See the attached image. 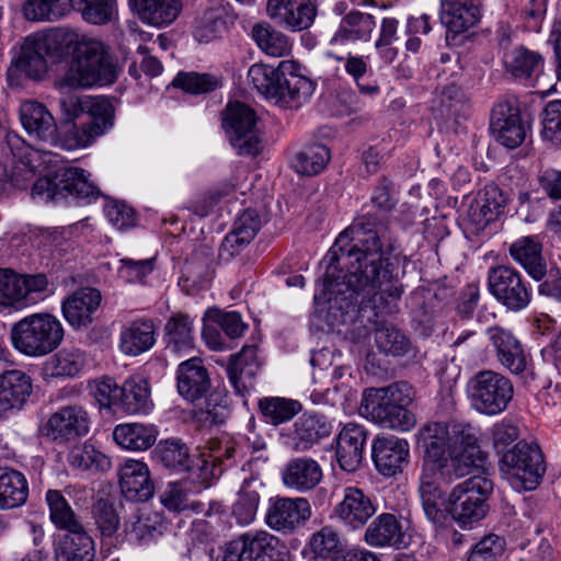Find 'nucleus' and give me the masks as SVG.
<instances>
[{"label": "nucleus", "instance_id": "1", "mask_svg": "<svg viewBox=\"0 0 561 561\" xmlns=\"http://www.w3.org/2000/svg\"><path fill=\"white\" fill-rule=\"evenodd\" d=\"M387 228L375 216L364 215L343 230L330 248L323 291L314 299H336L348 293L371 301L377 313H392L403 294L393 279L388 255L396 249Z\"/></svg>", "mask_w": 561, "mask_h": 561}, {"label": "nucleus", "instance_id": "2", "mask_svg": "<svg viewBox=\"0 0 561 561\" xmlns=\"http://www.w3.org/2000/svg\"><path fill=\"white\" fill-rule=\"evenodd\" d=\"M415 444L422 453V470L438 471L446 483L472 473L486 461L477 432L468 423L428 421L417 430Z\"/></svg>", "mask_w": 561, "mask_h": 561}, {"label": "nucleus", "instance_id": "3", "mask_svg": "<svg viewBox=\"0 0 561 561\" xmlns=\"http://www.w3.org/2000/svg\"><path fill=\"white\" fill-rule=\"evenodd\" d=\"M248 77L261 94L283 106H300L314 91L313 81L293 60H283L277 68L252 65Z\"/></svg>", "mask_w": 561, "mask_h": 561}, {"label": "nucleus", "instance_id": "4", "mask_svg": "<svg viewBox=\"0 0 561 561\" xmlns=\"http://www.w3.org/2000/svg\"><path fill=\"white\" fill-rule=\"evenodd\" d=\"M70 54H75L73 59L56 81L60 89H89L115 81V66L100 41L77 33V42Z\"/></svg>", "mask_w": 561, "mask_h": 561}, {"label": "nucleus", "instance_id": "5", "mask_svg": "<svg viewBox=\"0 0 561 561\" xmlns=\"http://www.w3.org/2000/svg\"><path fill=\"white\" fill-rule=\"evenodd\" d=\"M77 42V33L54 28L26 36L12 60L9 73L16 70L31 79H42L48 70L47 59L60 60L70 55Z\"/></svg>", "mask_w": 561, "mask_h": 561}, {"label": "nucleus", "instance_id": "6", "mask_svg": "<svg viewBox=\"0 0 561 561\" xmlns=\"http://www.w3.org/2000/svg\"><path fill=\"white\" fill-rule=\"evenodd\" d=\"M413 398V388L407 382L368 389L364 391L359 412L385 428L408 432L416 424L415 415L408 410Z\"/></svg>", "mask_w": 561, "mask_h": 561}, {"label": "nucleus", "instance_id": "7", "mask_svg": "<svg viewBox=\"0 0 561 561\" xmlns=\"http://www.w3.org/2000/svg\"><path fill=\"white\" fill-rule=\"evenodd\" d=\"M65 330L61 321L48 312L24 317L11 328V340L15 350L31 357H42L59 347Z\"/></svg>", "mask_w": 561, "mask_h": 561}, {"label": "nucleus", "instance_id": "8", "mask_svg": "<svg viewBox=\"0 0 561 561\" xmlns=\"http://www.w3.org/2000/svg\"><path fill=\"white\" fill-rule=\"evenodd\" d=\"M486 462L482 468H474L472 477L457 484L447 499L448 514L461 527L479 522L488 512L486 501L493 492L494 483Z\"/></svg>", "mask_w": 561, "mask_h": 561}, {"label": "nucleus", "instance_id": "9", "mask_svg": "<svg viewBox=\"0 0 561 561\" xmlns=\"http://www.w3.org/2000/svg\"><path fill=\"white\" fill-rule=\"evenodd\" d=\"M500 470L513 488L534 490L546 472V463L537 444L520 440L504 451Z\"/></svg>", "mask_w": 561, "mask_h": 561}, {"label": "nucleus", "instance_id": "10", "mask_svg": "<svg viewBox=\"0 0 561 561\" xmlns=\"http://www.w3.org/2000/svg\"><path fill=\"white\" fill-rule=\"evenodd\" d=\"M471 407L479 413L496 415L506 410L514 396L512 381L493 370L473 375L467 385Z\"/></svg>", "mask_w": 561, "mask_h": 561}, {"label": "nucleus", "instance_id": "11", "mask_svg": "<svg viewBox=\"0 0 561 561\" xmlns=\"http://www.w3.org/2000/svg\"><path fill=\"white\" fill-rule=\"evenodd\" d=\"M45 274L21 275L0 270V307L24 309L53 295Z\"/></svg>", "mask_w": 561, "mask_h": 561}, {"label": "nucleus", "instance_id": "12", "mask_svg": "<svg viewBox=\"0 0 561 561\" xmlns=\"http://www.w3.org/2000/svg\"><path fill=\"white\" fill-rule=\"evenodd\" d=\"M286 547L264 530L248 531L226 545L222 561H285Z\"/></svg>", "mask_w": 561, "mask_h": 561}, {"label": "nucleus", "instance_id": "13", "mask_svg": "<svg viewBox=\"0 0 561 561\" xmlns=\"http://www.w3.org/2000/svg\"><path fill=\"white\" fill-rule=\"evenodd\" d=\"M222 127L238 154L255 156L260 152L254 111L241 102H230L222 114Z\"/></svg>", "mask_w": 561, "mask_h": 561}, {"label": "nucleus", "instance_id": "14", "mask_svg": "<svg viewBox=\"0 0 561 561\" xmlns=\"http://www.w3.org/2000/svg\"><path fill=\"white\" fill-rule=\"evenodd\" d=\"M488 287L492 296L510 311H520L531 300L529 284L517 270L508 265L490 268Z\"/></svg>", "mask_w": 561, "mask_h": 561}, {"label": "nucleus", "instance_id": "15", "mask_svg": "<svg viewBox=\"0 0 561 561\" xmlns=\"http://www.w3.org/2000/svg\"><path fill=\"white\" fill-rule=\"evenodd\" d=\"M9 152L7 153L5 180L12 185L23 188L31 181L41 167L46 153L34 149L19 135L9 133L5 137Z\"/></svg>", "mask_w": 561, "mask_h": 561}, {"label": "nucleus", "instance_id": "16", "mask_svg": "<svg viewBox=\"0 0 561 561\" xmlns=\"http://www.w3.org/2000/svg\"><path fill=\"white\" fill-rule=\"evenodd\" d=\"M311 514V505L305 497H276L270 501L265 522L274 530L293 533L304 525Z\"/></svg>", "mask_w": 561, "mask_h": 561}, {"label": "nucleus", "instance_id": "17", "mask_svg": "<svg viewBox=\"0 0 561 561\" xmlns=\"http://www.w3.org/2000/svg\"><path fill=\"white\" fill-rule=\"evenodd\" d=\"M491 130L501 145L514 149L524 142L527 126L520 118L519 108L513 102L501 101L492 110Z\"/></svg>", "mask_w": 561, "mask_h": 561}, {"label": "nucleus", "instance_id": "18", "mask_svg": "<svg viewBox=\"0 0 561 561\" xmlns=\"http://www.w3.org/2000/svg\"><path fill=\"white\" fill-rule=\"evenodd\" d=\"M267 14L278 25L297 32L309 28L317 13L310 0H268Z\"/></svg>", "mask_w": 561, "mask_h": 561}, {"label": "nucleus", "instance_id": "19", "mask_svg": "<svg viewBox=\"0 0 561 561\" xmlns=\"http://www.w3.org/2000/svg\"><path fill=\"white\" fill-rule=\"evenodd\" d=\"M376 506L370 496L362 489L346 486L342 499L335 505L334 513L339 519L352 529H359L375 515Z\"/></svg>", "mask_w": 561, "mask_h": 561}, {"label": "nucleus", "instance_id": "20", "mask_svg": "<svg viewBox=\"0 0 561 561\" xmlns=\"http://www.w3.org/2000/svg\"><path fill=\"white\" fill-rule=\"evenodd\" d=\"M488 339L499 363L513 374H522L527 366V356L520 341L512 331L495 325L486 330Z\"/></svg>", "mask_w": 561, "mask_h": 561}, {"label": "nucleus", "instance_id": "21", "mask_svg": "<svg viewBox=\"0 0 561 561\" xmlns=\"http://www.w3.org/2000/svg\"><path fill=\"white\" fill-rule=\"evenodd\" d=\"M46 435L53 440L67 442L89 432L88 413L78 405L62 407L48 419Z\"/></svg>", "mask_w": 561, "mask_h": 561}, {"label": "nucleus", "instance_id": "22", "mask_svg": "<svg viewBox=\"0 0 561 561\" xmlns=\"http://www.w3.org/2000/svg\"><path fill=\"white\" fill-rule=\"evenodd\" d=\"M410 449L405 439L393 435L377 436L373 443V460L383 476L392 477L408 462Z\"/></svg>", "mask_w": 561, "mask_h": 561}, {"label": "nucleus", "instance_id": "23", "mask_svg": "<svg viewBox=\"0 0 561 561\" xmlns=\"http://www.w3.org/2000/svg\"><path fill=\"white\" fill-rule=\"evenodd\" d=\"M118 476L122 493L127 500L145 502L152 497L154 484L145 462L127 459L121 466Z\"/></svg>", "mask_w": 561, "mask_h": 561}, {"label": "nucleus", "instance_id": "24", "mask_svg": "<svg viewBox=\"0 0 561 561\" xmlns=\"http://www.w3.org/2000/svg\"><path fill=\"white\" fill-rule=\"evenodd\" d=\"M367 439L366 430L356 423H347L336 439V459L344 471L354 472L360 466Z\"/></svg>", "mask_w": 561, "mask_h": 561}, {"label": "nucleus", "instance_id": "25", "mask_svg": "<svg viewBox=\"0 0 561 561\" xmlns=\"http://www.w3.org/2000/svg\"><path fill=\"white\" fill-rule=\"evenodd\" d=\"M259 368L257 350L253 345L243 346L230 357L226 370L237 394L244 397L254 387L253 380Z\"/></svg>", "mask_w": 561, "mask_h": 561}, {"label": "nucleus", "instance_id": "26", "mask_svg": "<svg viewBox=\"0 0 561 561\" xmlns=\"http://www.w3.org/2000/svg\"><path fill=\"white\" fill-rule=\"evenodd\" d=\"M100 290L85 287L76 290L61 304V312L66 321L73 328L87 327L101 304Z\"/></svg>", "mask_w": 561, "mask_h": 561}, {"label": "nucleus", "instance_id": "27", "mask_svg": "<svg viewBox=\"0 0 561 561\" xmlns=\"http://www.w3.org/2000/svg\"><path fill=\"white\" fill-rule=\"evenodd\" d=\"M113 125V118L84 119L81 124H70L59 136L55 135L53 146L64 150H76L90 146Z\"/></svg>", "mask_w": 561, "mask_h": 561}, {"label": "nucleus", "instance_id": "28", "mask_svg": "<svg viewBox=\"0 0 561 561\" xmlns=\"http://www.w3.org/2000/svg\"><path fill=\"white\" fill-rule=\"evenodd\" d=\"M176 380L179 393L192 402L204 398L210 389L207 369L197 357H192L179 365Z\"/></svg>", "mask_w": 561, "mask_h": 561}, {"label": "nucleus", "instance_id": "29", "mask_svg": "<svg viewBox=\"0 0 561 561\" xmlns=\"http://www.w3.org/2000/svg\"><path fill=\"white\" fill-rule=\"evenodd\" d=\"M508 252L533 279L540 282L547 276L548 265L542 254V244L536 237L517 239L510 245Z\"/></svg>", "mask_w": 561, "mask_h": 561}, {"label": "nucleus", "instance_id": "30", "mask_svg": "<svg viewBox=\"0 0 561 561\" xmlns=\"http://www.w3.org/2000/svg\"><path fill=\"white\" fill-rule=\"evenodd\" d=\"M261 229V218L255 210H244L234 221L232 230L225 237L219 255L229 260L240 253Z\"/></svg>", "mask_w": 561, "mask_h": 561}, {"label": "nucleus", "instance_id": "31", "mask_svg": "<svg viewBox=\"0 0 561 561\" xmlns=\"http://www.w3.org/2000/svg\"><path fill=\"white\" fill-rule=\"evenodd\" d=\"M60 107L68 121H75L81 116L90 121L113 118V106L103 98L79 96L68 93L60 98Z\"/></svg>", "mask_w": 561, "mask_h": 561}, {"label": "nucleus", "instance_id": "32", "mask_svg": "<svg viewBox=\"0 0 561 561\" xmlns=\"http://www.w3.org/2000/svg\"><path fill=\"white\" fill-rule=\"evenodd\" d=\"M332 432V425L324 415L302 414L294 424L291 446L296 451H306Z\"/></svg>", "mask_w": 561, "mask_h": 561}, {"label": "nucleus", "instance_id": "33", "mask_svg": "<svg viewBox=\"0 0 561 561\" xmlns=\"http://www.w3.org/2000/svg\"><path fill=\"white\" fill-rule=\"evenodd\" d=\"M156 344L152 320L137 319L124 325L119 333V350L127 356H138Z\"/></svg>", "mask_w": 561, "mask_h": 561}, {"label": "nucleus", "instance_id": "34", "mask_svg": "<svg viewBox=\"0 0 561 561\" xmlns=\"http://www.w3.org/2000/svg\"><path fill=\"white\" fill-rule=\"evenodd\" d=\"M438 471L422 470L420 477V496L424 513L435 525H443L447 517V501L443 496L438 482Z\"/></svg>", "mask_w": 561, "mask_h": 561}, {"label": "nucleus", "instance_id": "35", "mask_svg": "<svg viewBox=\"0 0 561 561\" xmlns=\"http://www.w3.org/2000/svg\"><path fill=\"white\" fill-rule=\"evenodd\" d=\"M20 119L24 129L45 142H53L57 127L53 115L47 107L36 101H26L21 104Z\"/></svg>", "mask_w": 561, "mask_h": 561}, {"label": "nucleus", "instance_id": "36", "mask_svg": "<svg viewBox=\"0 0 561 561\" xmlns=\"http://www.w3.org/2000/svg\"><path fill=\"white\" fill-rule=\"evenodd\" d=\"M376 26V20L371 14L351 10L341 19L330 43L332 45H344L350 42H368Z\"/></svg>", "mask_w": 561, "mask_h": 561}, {"label": "nucleus", "instance_id": "37", "mask_svg": "<svg viewBox=\"0 0 561 561\" xmlns=\"http://www.w3.org/2000/svg\"><path fill=\"white\" fill-rule=\"evenodd\" d=\"M322 479V469L312 458L299 457L290 460L282 476L283 483L298 492L316 488Z\"/></svg>", "mask_w": 561, "mask_h": 561}, {"label": "nucleus", "instance_id": "38", "mask_svg": "<svg viewBox=\"0 0 561 561\" xmlns=\"http://www.w3.org/2000/svg\"><path fill=\"white\" fill-rule=\"evenodd\" d=\"M480 10L473 0H440V20L449 32L460 34L474 26Z\"/></svg>", "mask_w": 561, "mask_h": 561}, {"label": "nucleus", "instance_id": "39", "mask_svg": "<svg viewBox=\"0 0 561 561\" xmlns=\"http://www.w3.org/2000/svg\"><path fill=\"white\" fill-rule=\"evenodd\" d=\"M138 18L150 26L158 28L171 25L183 9L182 0H134Z\"/></svg>", "mask_w": 561, "mask_h": 561}, {"label": "nucleus", "instance_id": "40", "mask_svg": "<svg viewBox=\"0 0 561 561\" xmlns=\"http://www.w3.org/2000/svg\"><path fill=\"white\" fill-rule=\"evenodd\" d=\"M94 542L84 528L66 533L55 548V561H93Z\"/></svg>", "mask_w": 561, "mask_h": 561}, {"label": "nucleus", "instance_id": "41", "mask_svg": "<svg viewBox=\"0 0 561 561\" xmlns=\"http://www.w3.org/2000/svg\"><path fill=\"white\" fill-rule=\"evenodd\" d=\"M32 390L31 378L21 370H8L0 375V414L20 407Z\"/></svg>", "mask_w": 561, "mask_h": 561}, {"label": "nucleus", "instance_id": "42", "mask_svg": "<svg viewBox=\"0 0 561 561\" xmlns=\"http://www.w3.org/2000/svg\"><path fill=\"white\" fill-rule=\"evenodd\" d=\"M152 407L148 381L134 376L125 380L121 387L118 407L127 414L148 413Z\"/></svg>", "mask_w": 561, "mask_h": 561}, {"label": "nucleus", "instance_id": "43", "mask_svg": "<svg viewBox=\"0 0 561 561\" xmlns=\"http://www.w3.org/2000/svg\"><path fill=\"white\" fill-rule=\"evenodd\" d=\"M28 496L26 478L11 468H0V510L22 506Z\"/></svg>", "mask_w": 561, "mask_h": 561}, {"label": "nucleus", "instance_id": "44", "mask_svg": "<svg viewBox=\"0 0 561 561\" xmlns=\"http://www.w3.org/2000/svg\"><path fill=\"white\" fill-rule=\"evenodd\" d=\"M365 541L373 547H399L403 543L401 525L394 515L381 514L366 529Z\"/></svg>", "mask_w": 561, "mask_h": 561}, {"label": "nucleus", "instance_id": "45", "mask_svg": "<svg viewBox=\"0 0 561 561\" xmlns=\"http://www.w3.org/2000/svg\"><path fill=\"white\" fill-rule=\"evenodd\" d=\"M543 65L539 53L519 46L507 51L504 56V66L515 79L527 80L537 76Z\"/></svg>", "mask_w": 561, "mask_h": 561}, {"label": "nucleus", "instance_id": "46", "mask_svg": "<svg viewBox=\"0 0 561 561\" xmlns=\"http://www.w3.org/2000/svg\"><path fill=\"white\" fill-rule=\"evenodd\" d=\"M114 440L125 449L146 450L157 439V431L152 425L140 423L119 424L113 432Z\"/></svg>", "mask_w": 561, "mask_h": 561}, {"label": "nucleus", "instance_id": "47", "mask_svg": "<svg viewBox=\"0 0 561 561\" xmlns=\"http://www.w3.org/2000/svg\"><path fill=\"white\" fill-rule=\"evenodd\" d=\"M168 347L173 353H187L194 348L193 320L185 313L172 314L164 327Z\"/></svg>", "mask_w": 561, "mask_h": 561}, {"label": "nucleus", "instance_id": "48", "mask_svg": "<svg viewBox=\"0 0 561 561\" xmlns=\"http://www.w3.org/2000/svg\"><path fill=\"white\" fill-rule=\"evenodd\" d=\"M64 198L71 195L90 203L100 195L99 188L89 180L90 174L80 168L60 169Z\"/></svg>", "mask_w": 561, "mask_h": 561}, {"label": "nucleus", "instance_id": "49", "mask_svg": "<svg viewBox=\"0 0 561 561\" xmlns=\"http://www.w3.org/2000/svg\"><path fill=\"white\" fill-rule=\"evenodd\" d=\"M46 502L49 508V518L58 529H62L68 533L84 528L69 502L60 491L48 490L46 493Z\"/></svg>", "mask_w": 561, "mask_h": 561}, {"label": "nucleus", "instance_id": "50", "mask_svg": "<svg viewBox=\"0 0 561 561\" xmlns=\"http://www.w3.org/2000/svg\"><path fill=\"white\" fill-rule=\"evenodd\" d=\"M259 409L264 421L276 426L290 421L301 411L302 405L294 399L266 397L259 401Z\"/></svg>", "mask_w": 561, "mask_h": 561}, {"label": "nucleus", "instance_id": "51", "mask_svg": "<svg viewBox=\"0 0 561 561\" xmlns=\"http://www.w3.org/2000/svg\"><path fill=\"white\" fill-rule=\"evenodd\" d=\"M84 354L76 347H64L45 364V371L51 377H75L84 366Z\"/></svg>", "mask_w": 561, "mask_h": 561}, {"label": "nucleus", "instance_id": "52", "mask_svg": "<svg viewBox=\"0 0 561 561\" xmlns=\"http://www.w3.org/2000/svg\"><path fill=\"white\" fill-rule=\"evenodd\" d=\"M330 158V150L325 146L313 144L298 151L291 165L297 173L311 176L323 171Z\"/></svg>", "mask_w": 561, "mask_h": 561}, {"label": "nucleus", "instance_id": "53", "mask_svg": "<svg viewBox=\"0 0 561 561\" xmlns=\"http://www.w3.org/2000/svg\"><path fill=\"white\" fill-rule=\"evenodd\" d=\"M67 460L71 468L81 471H105L111 467L110 458L87 443L73 446Z\"/></svg>", "mask_w": 561, "mask_h": 561}, {"label": "nucleus", "instance_id": "54", "mask_svg": "<svg viewBox=\"0 0 561 561\" xmlns=\"http://www.w3.org/2000/svg\"><path fill=\"white\" fill-rule=\"evenodd\" d=\"M252 37L262 51L271 57H283L289 54V38L267 24H256L252 28Z\"/></svg>", "mask_w": 561, "mask_h": 561}, {"label": "nucleus", "instance_id": "55", "mask_svg": "<svg viewBox=\"0 0 561 561\" xmlns=\"http://www.w3.org/2000/svg\"><path fill=\"white\" fill-rule=\"evenodd\" d=\"M260 499L257 485L253 482L244 481L232 505V516L239 525L247 526L255 519Z\"/></svg>", "mask_w": 561, "mask_h": 561}, {"label": "nucleus", "instance_id": "56", "mask_svg": "<svg viewBox=\"0 0 561 561\" xmlns=\"http://www.w3.org/2000/svg\"><path fill=\"white\" fill-rule=\"evenodd\" d=\"M375 341L380 351L393 356H403L409 353L411 342L397 327L379 324L375 331Z\"/></svg>", "mask_w": 561, "mask_h": 561}, {"label": "nucleus", "instance_id": "57", "mask_svg": "<svg viewBox=\"0 0 561 561\" xmlns=\"http://www.w3.org/2000/svg\"><path fill=\"white\" fill-rule=\"evenodd\" d=\"M70 9L79 11L89 23L104 24L112 16L114 0H67L65 12Z\"/></svg>", "mask_w": 561, "mask_h": 561}, {"label": "nucleus", "instance_id": "58", "mask_svg": "<svg viewBox=\"0 0 561 561\" xmlns=\"http://www.w3.org/2000/svg\"><path fill=\"white\" fill-rule=\"evenodd\" d=\"M157 456L161 463L170 469L182 472L187 468V461L191 459L188 447L179 439H167L161 442L156 448Z\"/></svg>", "mask_w": 561, "mask_h": 561}, {"label": "nucleus", "instance_id": "59", "mask_svg": "<svg viewBox=\"0 0 561 561\" xmlns=\"http://www.w3.org/2000/svg\"><path fill=\"white\" fill-rule=\"evenodd\" d=\"M216 458L211 456L205 457L199 455L187 461V468H184L182 472L187 473V479L202 488H207L213 479L217 476L219 470L215 465Z\"/></svg>", "mask_w": 561, "mask_h": 561}, {"label": "nucleus", "instance_id": "60", "mask_svg": "<svg viewBox=\"0 0 561 561\" xmlns=\"http://www.w3.org/2000/svg\"><path fill=\"white\" fill-rule=\"evenodd\" d=\"M308 546L316 557L327 559L340 550V535L333 527L324 526L311 536Z\"/></svg>", "mask_w": 561, "mask_h": 561}, {"label": "nucleus", "instance_id": "61", "mask_svg": "<svg viewBox=\"0 0 561 561\" xmlns=\"http://www.w3.org/2000/svg\"><path fill=\"white\" fill-rule=\"evenodd\" d=\"M542 137L561 145V100L549 101L542 111Z\"/></svg>", "mask_w": 561, "mask_h": 561}, {"label": "nucleus", "instance_id": "62", "mask_svg": "<svg viewBox=\"0 0 561 561\" xmlns=\"http://www.w3.org/2000/svg\"><path fill=\"white\" fill-rule=\"evenodd\" d=\"M67 0H26L23 11L28 20H51L65 13Z\"/></svg>", "mask_w": 561, "mask_h": 561}, {"label": "nucleus", "instance_id": "63", "mask_svg": "<svg viewBox=\"0 0 561 561\" xmlns=\"http://www.w3.org/2000/svg\"><path fill=\"white\" fill-rule=\"evenodd\" d=\"M90 391L100 408L118 407L121 387L111 377H101L90 383Z\"/></svg>", "mask_w": 561, "mask_h": 561}, {"label": "nucleus", "instance_id": "64", "mask_svg": "<svg viewBox=\"0 0 561 561\" xmlns=\"http://www.w3.org/2000/svg\"><path fill=\"white\" fill-rule=\"evenodd\" d=\"M505 540L497 535L482 538L472 549L468 561H496L504 552Z\"/></svg>", "mask_w": 561, "mask_h": 561}]
</instances>
